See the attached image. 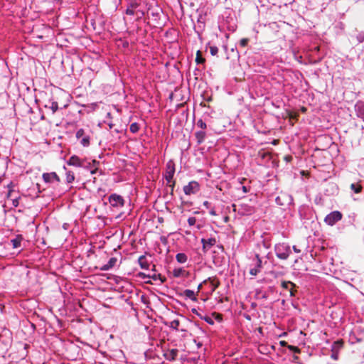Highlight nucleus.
I'll use <instances>...</instances> for the list:
<instances>
[{"mask_svg": "<svg viewBox=\"0 0 364 364\" xmlns=\"http://www.w3.org/2000/svg\"><path fill=\"white\" fill-rule=\"evenodd\" d=\"M202 287V284H200L198 287V292L200 291V289H201Z\"/></svg>", "mask_w": 364, "mask_h": 364, "instance_id": "54", "label": "nucleus"}, {"mask_svg": "<svg viewBox=\"0 0 364 364\" xmlns=\"http://www.w3.org/2000/svg\"><path fill=\"white\" fill-rule=\"evenodd\" d=\"M139 124L136 122L132 123L129 127V130L132 133L135 134L139 130Z\"/></svg>", "mask_w": 364, "mask_h": 364, "instance_id": "30", "label": "nucleus"}, {"mask_svg": "<svg viewBox=\"0 0 364 364\" xmlns=\"http://www.w3.org/2000/svg\"><path fill=\"white\" fill-rule=\"evenodd\" d=\"M175 173V163L173 160H169L166 165V172L164 178L167 183H171Z\"/></svg>", "mask_w": 364, "mask_h": 364, "instance_id": "4", "label": "nucleus"}, {"mask_svg": "<svg viewBox=\"0 0 364 364\" xmlns=\"http://www.w3.org/2000/svg\"><path fill=\"white\" fill-rule=\"evenodd\" d=\"M76 138L80 139V144L83 146H88L90 145V136L86 135L83 129H80L76 132Z\"/></svg>", "mask_w": 364, "mask_h": 364, "instance_id": "9", "label": "nucleus"}, {"mask_svg": "<svg viewBox=\"0 0 364 364\" xmlns=\"http://www.w3.org/2000/svg\"><path fill=\"white\" fill-rule=\"evenodd\" d=\"M182 295H183L186 298H188V299H191L193 301H197V297L196 296L195 292L193 290L186 289V290L183 291Z\"/></svg>", "mask_w": 364, "mask_h": 364, "instance_id": "25", "label": "nucleus"}, {"mask_svg": "<svg viewBox=\"0 0 364 364\" xmlns=\"http://www.w3.org/2000/svg\"><path fill=\"white\" fill-rule=\"evenodd\" d=\"M242 191H243V192H245V193H247V192H248V190H247V187H246V186H242Z\"/></svg>", "mask_w": 364, "mask_h": 364, "instance_id": "52", "label": "nucleus"}, {"mask_svg": "<svg viewBox=\"0 0 364 364\" xmlns=\"http://www.w3.org/2000/svg\"><path fill=\"white\" fill-rule=\"evenodd\" d=\"M355 110L357 116L364 119V102L358 101L355 105Z\"/></svg>", "mask_w": 364, "mask_h": 364, "instance_id": "15", "label": "nucleus"}, {"mask_svg": "<svg viewBox=\"0 0 364 364\" xmlns=\"http://www.w3.org/2000/svg\"><path fill=\"white\" fill-rule=\"evenodd\" d=\"M41 119H45V117L44 115H42L41 117Z\"/></svg>", "mask_w": 364, "mask_h": 364, "instance_id": "57", "label": "nucleus"}, {"mask_svg": "<svg viewBox=\"0 0 364 364\" xmlns=\"http://www.w3.org/2000/svg\"><path fill=\"white\" fill-rule=\"evenodd\" d=\"M195 136L198 144H201L205 139L206 133L203 130L198 131L195 133Z\"/></svg>", "mask_w": 364, "mask_h": 364, "instance_id": "23", "label": "nucleus"}, {"mask_svg": "<svg viewBox=\"0 0 364 364\" xmlns=\"http://www.w3.org/2000/svg\"><path fill=\"white\" fill-rule=\"evenodd\" d=\"M208 281L210 282L213 291H214L220 285V282L216 277H208L207 279L204 280L203 283L205 284Z\"/></svg>", "mask_w": 364, "mask_h": 364, "instance_id": "22", "label": "nucleus"}, {"mask_svg": "<svg viewBox=\"0 0 364 364\" xmlns=\"http://www.w3.org/2000/svg\"><path fill=\"white\" fill-rule=\"evenodd\" d=\"M205 61V58H203L201 55V52L200 50H198L196 53V62L198 64H203Z\"/></svg>", "mask_w": 364, "mask_h": 364, "instance_id": "31", "label": "nucleus"}, {"mask_svg": "<svg viewBox=\"0 0 364 364\" xmlns=\"http://www.w3.org/2000/svg\"><path fill=\"white\" fill-rule=\"evenodd\" d=\"M176 259L178 262L183 264L186 262L188 257L187 255L184 253H178L176 255Z\"/></svg>", "mask_w": 364, "mask_h": 364, "instance_id": "26", "label": "nucleus"}, {"mask_svg": "<svg viewBox=\"0 0 364 364\" xmlns=\"http://www.w3.org/2000/svg\"><path fill=\"white\" fill-rule=\"evenodd\" d=\"M113 126H114L113 124H112V123L109 124V127L110 129H112L113 127Z\"/></svg>", "mask_w": 364, "mask_h": 364, "instance_id": "55", "label": "nucleus"}, {"mask_svg": "<svg viewBox=\"0 0 364 364\" xmlns=\"http://www.w3.org/2000/svg\"><path fill=\"white\" fill-rule=\"evenodd\" d=\"M146 283H147V284H151V282H146Z\"/></svg>", "mask_w": 364, "mask_h": 364, "instance_id": "59", "label": "nucleus"}, {"mask_svg": "<svg viewBox=\"0 0 364 364\" xmlns=\"http://www.w3.org/2000/svg\"><path fill=\"white\" fill-rule=\"evenodd\" d=\"M213 315H216V319L221 321L222 320V316L220 314H216L215 313L213 314Z\"/></svg>", "mask_w": 364, "mask_h": 364, "instance_id": "50", "label": "nucleus"}, {"mask_svg": "<svg viewBox=\"0 0 364 364\" xmlns=\"http://www.w3.org/2000/svg\"><path fill=\"white\" fill-rule=\"evenodd\" d=\"M7 187L9 188V192H8V194H7V198H11V200H12V205L14 206V207H18V200L20 198V197H16L15 198H12V193L14 192V184L13 182H10L8 185H7Z\"/></svg>", "mask_w": 364, "mask_h": 364, "instance_id": "14", "label": "nucleus"}, {"mask_svg": "<svg viewBox=\"0 0 364 364\" xmlns=\"http://www.w3.org/2000/svg\"><path fill=\"white\" fill-rule=\"evenodd\" d=\"M191 311H192V313H193V314H196V316H198L200 318H202L203 314H200V313H199V312H198V311L197 309H194V308H193V309H191Z\"/></svg>", "mask_w": 364, "mask_h": 364, "instance_id": "41", "label": "nucleus"}, {"mask_svg": "<svg viewBox=\"0 0 364 364\" xmlns=\"http://www.w3.org/2000/svg\"><path fill=\"white\" fill-rule=\"evenodd\" d=\"M178 350L176 348L168 350L164 353V355L167 360L173 361L175 360L178 355Z\"/></svg>", "mask_w": 364, "mask_h": 364, "instance_id": "16", "label": "nucleus"}, {"mask_svg": "<svg viewBox=\"0 0 364 364\" xmlns=\"http://www.w3.org/2000/svg\"><path fill=\"white\" fill-rule=\"evenodd\" d=\"M186 271L183 268H175L173 270V276L174 277H180L181 276H183Z\"/></svg>", "mask_w": 364, "mask_h": 364, "instance_id": "27", "label": "nucleus"}, {"mask_svg": "<svg viewBox=\"0 0 364 364\" xmlns=\"http://www.w3.org/2000/svg\"><path fill=\"white\" fill-rule=\"evenodd\" d=\"M280 343V345H281L282 346H287H287H289V345L287 344V343L285 341H280V343Z\"/></svg>", "mask_w": 364, "mask_h": 364, "instance_id": "49", "label": "nucleus"}, {"mask_svg": "<svg viewBox=\"0 0 364 364\" xmlns=\"http://www.w3.org/2000/svg\"><path fill=\"white\" fill-rule=\"evenodd\" d=\"M289 285L293 287H296V284L290 281H283L281 284L282 288L287 289L289 291L291 296H295L296 291L294 290L293 288L289 289Z\"/></svg>", "mask_w": 364, "mask_h": 364, "instance_id": "17", "label": "nucleus"}, {"mask_svg": "<svg viewBox=\"0 0 364 364\" xmlns=\"http://www.w3.org/2000/svg\"><path fill=\"white\" fill-rule=\"evenodd\" d=\"M168 184V186L171 188V194H173V189L176 185V181H173L171 183H167Z\"/></svg>", "mask_w": 364, "mask_h": 364, "instance_id": "40", "label": "nucleus"}, {"mask_svg": "<svg viewBox=\"0 0 364 364\" xmlns=\"http://www.w3.org/2000/svg\"><path fill=\"white\" fill-rule=\"evenodd\" d=\"M138 263L141 269H148L149 268V262H148L146 255H141L138 259Z\"/></svg>", "mask_w": 364, "mask_h": 364, "instance_id": "20", "label": "nucleus"}, {"mask_svg": "<svg viewBox=\"0 0 364 364\" xmlns=\"http://www.w3.org/2000/svg\"><path fill=\"white\" fill-rule=\"evenodd\" d=\"M343 347V341L342 340H338L331 346V351L339 353L340 350Z\"/></svg>", "mask_w": 364, "mask_h": 364, "instance_id": "24", "label": "nucleus"}, {"mask_svg": "<svg viewBox=\"0 0 364 364\" xmlns=\"http://www.w3.org/2000/svg\"><path fill=\"white\" fill-rule=\"evenodd\" d=\"M21 235H17L16 237L10 240V242L13 248H18L21 247V242L23 240Z\"/></svg>", "mask_w": 364, "mask_h": 364, "instance_id": "21", "label": "nucleus"}, {"mask_svg": "<svg viewBox=\"0 0 364 364\" xmlns=\"http://www.w3.org/2000/svg\"><path fill=\"white\" fill-rule=\"evenodd\" d=\"M277 205L280 206L286 207L291 205L293 203V198L291 196L286 193H281L275 199Z\"/></svg>", "mask_w": 364, "mask_h": 364, "instance_id": "3", "label": "nucleus"}, {"mask_svg": "<svg viewBox=\"0 0 364 364\" xmlns=\"http://www.w3.org/2000/svg\"><path fill=\"white\" fill-rule=\"evenodd\" d=\"M202 320H204L205 321H206L208 324L210 325H213L214 324V321L213 320L212 318L209 317L208 316H202V318H200Z\"/></svg>", "mask_w": 364, "mask_h": 364, "instance_id": "33", "label": "nucleus"}, {"mask_svg": "<svg viewBox=\"0 0 364 364\" xmlns=\"http://www.w3.org/2000/svg\"><path fill=\"white\" fill-rule=\"evenodd\" d=\"M262 298L263 299H267V296L266 295V294H263L262 295Z\"/></svg>", "mask_w": 364, "mask_h": 364, "instance_id": "56", "label": "nucleus"}, {"mask_svg": "<svg viewBox=\"0 0 364 364\" xmlns=\"http://www.w3.org/2000/svg\"><path fill=\"white\" fill-rule=\"evenodd\" d=\"M263 245L266 249H269L270 247V243L266 242L263 241Z\"/></svg>", "mask_w": 364, "mask_h": 364, "instance_id": "47", "label": "nucleus"}, {"mask_svg": "<svg viewBox=\"0 0 364 364\" xmlns=\"http://www.w3.org/2000/svg\"><path fill=\"white\" fill-rule=\"evenodd\" d=\"M75 180V175L73 171H67L66 172V181L68 183H71Z\"/></svg>", "mask_w": 364, "mask_h": 364, "instance_id": "29", "label": "nucleus"}, {"mask_svg": "<svg viewBox=\"0 0 364 364\" xmlns=\"http://www.w3.org/2000/svg\"><path fill=\"white\" fill-rule=\"evenodd\" d=\"M358 39L360 42H362L364 41V33L363 34H360L358 36Z\"/></svg>", "mask_w": 364, "mask_h": 364, "instance_id": "46", "label": "nucleus"}, {"mask_svg": "<svg viewBox=\"0 0 364 364\" xmlns=\"http://www.w3.org/2000/svg\"><path fill=\"white\" fill-rule=\"evenodd\" d=\"M216 239L215 237H210L208 239L203 238L201 242L203 244V250L204 252H208L213 246L216 244Z\"/></svg>", "mask_w": 364, "mask_h": 364, "instance_id": "11", "label": "nucleus"}, {"mask_svg": "<svg viewBox=\"0 0 364 364\" xmlns=\"http://www.w3.org/2000/svg\"><path fill=\"white\" fill-rule=\"evenodd\" d=\"M350 189L355 193H359L362 191L363 187L359 183H352L350 185Z\"/></svg>", "mask_w": 364, "mask_h": 364, "instance_id": "28", "label": "nucleus"}, {"mask_svg": "<svg viewBox=\"0 0 364 364\" xmlns=\"http://www.w3.org/2000/svg\"><path fill=\"white\" fill-rule=\"evenodd\" d=\"M210 214L211 215H217L216 211H215V210L214 209V208H210Z\"/></svg>", "mask_w": 364, "mask_h": 364, "instance_id": "45", "label": "nucleus"}, {"mask_svg": "<svg viewBox=\"0 0 364 364\" xmlns=\"http://www.w3.org/2000/svg\"><path fill=\"white\" fill-rule=\"evenodd\" d=\"M248 42H249L248 38H242L240 41V45L242 47H245L247 45Z\"/></svg>", "mask_w": 364, "mask_h": 364, "instance_id": "39", "label": "nucleus"}, {"mask_svg": "<svg viewBox=\"0 0 364 364\" xmlns=\"http://www.w3.org/2000/svg\"><path fill=\"white\" fill-rule=\"evenodd\" d=\"M292 248H293V250H294L295 252H296V253H300V252H301V250L298 249V248L296 247V246L294 245Z\"/></svg>", "mask_w": 364, "mask_h": 364, "instance_id": "48", "label": "nucleus"}, {"mask_svg": "<svg viewBox=\"0 0 364 364\" xmlns=\"http://www.w3.org/2000/svg\"><path fill=\"white\" fill-rule=\"evenodd\" d=\"M200 190V185L196 181H192L183 187V192L186 195L196 194Z\"/></svg>", "mask_w": 364, "mask_h": 364, "instance_id": "5", "label": "nucleus"}, {"mask_svg": "<svg viewBox=\"0 0 364 364\" xmlns=\"http://www.w3.org/2000/svg\"><path fill=\"white\" fill-rule=\"evenodd\" d=\"M203 205L207 208H210V203L208 202V200L203 202Z\"/></svg>", "mask_w": 364, "mask_h": 364, "instance_id": "44", "label": "nucleus"}, {"mask_svg": "<svg viewBox=\"0 0 364 364\" xmlns=\"http://www.w3.org/2000/svg\"><path fill=\"white\" fill-rule=\"evenodd\" d=\"M138 277H140L141 279H146V278L152 279L154 281H156L159 279L161 281V283H164L166 280V277L162 276L161 274H155L154 273L153 274H147L144 272H139L138 274Z\"/></svg>", "mask_w": 364, "mask_h": 364, "instance_id": "10", "label": "nucleus"}, {"mask_svg": "<svg viewBox=\"0 0 364 364\" xmlns=\"http://www.w3.org/2000/svg\"><path fill=\"white\" fill-rule=\"evenodd\" d=\"M287 348L292 352L295 353H301V350L297 347V346H291V345H289L287 346Z\"/></svg>", "mask_w": 364, "mask_h": 364, "instance_id": "34", "label": "nucleus"}, {"mask_svg": "<svg viewBox=\"0 0 364 364\" xmlns=\"http://www.w3.org/2000/svg\"><path fill=\"white\" fill-rule=\"evenodd\" d=\"M210 52L212 55H215L218 53V48L216 46H211L210 48Z\"/></svg>", "mask_w": 364, "mask_h": 364, "instance_id": "36", "label": "nucleus"}, {"mask_svg": "<svg viewBox=\"0 0 364 364\" xmlns=\"http://www.w3.org/2000/svg\"><path fill=\"white\" fill-rule=\"evenodd\" d=\"M292 362L299 363V358L297 355H294L292 358Z\"/></svg>", "mask_w": 364, "mask_h": 364, "instance_id": "43", "label": "nucleus"}, {"mask_svg": "<svg viewBox=\"0 0 364 364\" xmlns=\"http://www.w3.org/2000/svg\"><path fill=\"white\" fill-rule=\"evenodd\" d=\"M274 252L276 256L282 260L287 259L289 255L291 254L290 246L284 242L275 245Z\"/></svg>", "mask_w": 364, "mask_h": 364, "instance_id": "2", "label": "nucleus"}, {"mask_svg": "<svg viewBox=\"0 0 364 364\" xmlns=\"http://www.w3.org/2000/svg\"><path fill=\"white\" fill-rule=\"evenodd\" d=\"M331 352H332L331 355V358H333L335 360H338L339 353L334 352V351H331Z\"/></svg>", "mask_w": 364, "mask_h": 364, "instance_id": "42", "label": "nucleus"}, {"mask_svg": "<svg viewBox=\"0 0 364 364\" xmlns=\"http://www.w3.org/2000/svg\"><path fill=\"white\" fill-rule=\"evenodd\" d=\"M151 270H152L153 272H155V271H156V265H155V264H153V265H152Z\"/></svg>", "mask_w": 364, "mask_h": 364, "instance_id": "53", "label": "nucleus"}, {"mask_svg": "<svg viewBox=\"0 0 364 364\" xmlns=\"http://www.w3.org/2000/svg\"><path fill=\"white\" fill-rule=\"evenodd\" d=\"M239 207V212L242 215H251L255 212L254 207L245 203L240 204Z\"/></svg>", "mask_w": 364, "mask_h": 364, "instance_id": "13", "label": "nucleus"}, {"mask_svg": "<svg viewBox=\"0 0 364 364\" xmlns=\"http://www.w3.org/2000/svg\"><path fill=\"white\" fill-rule=\"evenodd\" d=\"M180 325V321L178 320H173L171 322V327L174 329H178Z\"/></svg>", "mask_w": 364, "mask_h": 364, "instance_id": "35", "label": "nucleus"}, {"mask_svg": "<svg viewBox=\"0 0 364 364\" xmlns=\"http://www.w3.org/2000/svg\"><path fill=\"white\" fill-rule=\"evenodd\" d=\"M97 171V168L95 167L94 169L90 170L91 174H95Z\"/></svg>", "mask_w": 364, "mask_h": 364, "instance_id": "51", "label": "nucleus"}, {"mask_svg": "<svg viewBox=\"0 0 364 364\" xmlns=\"http://www.w3.org/2000/svg\"><path fill=\"white\" fill-rule=\"evenodd\" d=\"M67 164L69 166H73L76 167H84L87 169H90L92 165L95 166L99 164V162L97 161L96 160H92V163L87 162V160L85 159H80L79 156L76 155H73L72 156L70 157V159L67 161Z\"/></svg>", "mask_w": 364, "mask_h": 364, "instance_id": "1", "label": "nucleus"}, {"mask_svg": "<svg viewBox=\"0 0 364 364\" xmlns=\"http://www.w3.org/2000/svg\"><path fill=\"white\" fill-rule=\"evenodd\" d=\"M108 200L110 205L113 207H123L124 205V198L121 196L115 193L110 195Z\"/></svg>", "mask_w": 364, "mask_h": 364, "instance_id": "6", "label": "nucleus"}, {"mask_svg": "<svg viewBox=\"0 0 364 364\" xmlns=\"http://www.w3.org/2000/svg\"><path fill=\"white\" fill-rule=\"evenodd\" d=\"M133 6H134L133 5H131V7H129V8L127 9L126 14L127 15H134L135 11H134V10L132 8Z\"/></svg>", "mask_w": 364, "mask_h": 364, "instance_id": "38", "label": "nucleus"}, {"mask_svg": "<svg viewBox=\"0 0 364 364\" xmlns=\"http://www.w3.org/2000/svg\"><path fill=\"white\" fill-rule=\"evenodd\" d=\"M46 183H52L53 181L59 183L60 179L55 172L44 173L42 176Z\"/></svg>", "mask_w": 364, "mask_h": 364, "instance_id": "12", "label": "nucleus"}, {"mask_svg": "<svg viewBox=\"0 0 364 364\" xmlns=\"http://www.w3.org/2000/svg\"><path fill=\"white\" fill-rule=\"evenodd\" d=\"M201 346H202V344H201V343H198V347H200Z\"/></svg>", "mask_w": 364, "mask_h": 364, "instance_id": "58", "label": "nucleus"}, {"mask_svg": "<svg viewBox=\"0 0 364 364\" xmlns=\"http://www.w3.org/2000/svg\"><path fill=\"white\" fill-rule=\"evenodd\" d=\"M253 262H255V267L250 269V274L252 276H256L259 272H260L262 267V262L259 254L255 255Z\"/></svg>", "mask_w": 364, "mask_h": 364, "instance_id": "8", "label": "nucleus"}, {"mask_svg": "<svg viewBox=\"0 0 364 364\" xmlns=\"http://www.w3.org/2000/svg\"><path fill=\"white\" fill-rule=\"evenodd\" d=\"M196 125L198 127L200 128L202 130H204L207 128L206 123L204 122L201 119L198 120Z\"/></svg>", "mask_w": 364, "mask_h": 364, "instance_id": "32", "label": "nucleus"}, {"mask_svg": "<svg viewBox=\"0 0 364 364\" xmlns=\"http://www.w3.org/2000/svg\"><path fill=\"white\" fill-rule=\"evenodd\" d=\"M117 262V259L116 257H111L107 264L100 267V269L102 271L109 270L115 266Z\"/></svg>", "mask_w": 364, "mask_h": 364, "instance_id": "18", "label": "nucleus"}, {"mask_svg": "<svg viewBox=\"0 0 364 364\" xmlns=\"http://www.w3.org/2000/svg\"><path fill=\"white\" fill-rule=\"evenodd\" d=\"M196 223V218L195 217H190L188 219V223L190 226H193Z\"/></svg>", "mask_w": 364, "mask_h": 364, "instance_id": "37", "label": "nucleus"}, {"mask_svg": "<svg viewBox=\"0 0 364 364\" xmlns=\"http://www.w3.org/2000/svg\"><path fill=\"white\" fill-rule=\"evenodd\" d=\"M45 108L50 109L52 111V114L55 113V112L58 109V104L57 102L49 100L46 105H44Z\"/></svg>", "mask_w": 364, "mask_h": 364, "instance_id": "19", "label": "nucleus"}, {"mask_svg": "<svg viewBox=\"0 0 364 364\" xmlns=\"http://www.w3.org/2000/svg\"><path fill=\"white\" fill-rule=\"evenodd\" d=\"M342 218V214L339 211H333L326 215L325 222L330 225H333Z\"/></svg>", "mask_w": 364, "mask_h": 364, "instance_id": "7", "label": "nucleus"}]
</instances>
